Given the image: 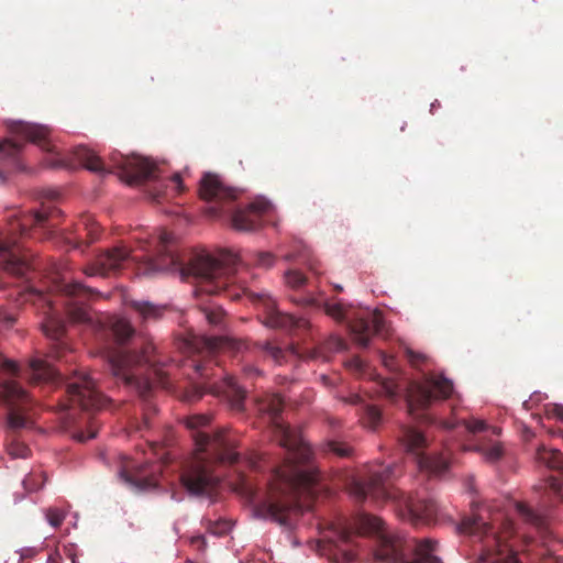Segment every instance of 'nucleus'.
<instances>
[{
  "label": "nucleus",
  "mask_w": 563,
  "mask_h": 563,
  "mask_svg": "<svg viewBox=\"0 0 563 563\" xmlns=\"http://www.w3.org/2000/svg\"><path fill=\"white\" fill-rule=\"evenodd\" d=\"M552 415L563 421V406L555 405Z\"/></svg>",
  "instance_id": "obj_52"
},
{
  "label": "nucleus",
  "mask_w": 563,
  "mask_h": 563,
  "mask_svg": "<svg viewBox=\"0 0 563 563\" xmlns=\"http://www.w3.org/2000/svg\"><path fill=\"white\" fill-rule=\"evenodd\" d=\"M243 462L253 471H261L264 467L265 457L257 452L243 456Z\"/></svg>",
  "instance_id": "obj_40"
},
{
  "label": "nucleus",
  "mask_w": 563,
  "mask_h": 563,
  "mask_svg": "<svg viewBox=\"0 0 563 563\" xmlns=\"http://www.w3.org/2000/svg\"><path fill=\"white\" fill-rule=\"evenodd\" d=\"M351 534L347 531H341L335 540H329V555L334 563H351L356 554L350 547Z\"/></svg>",
  "instance_id": "obj_23"
},
{
  "label": "nucleus",
  "mask_w": 563,
  "mask_h": 563,
  "mask_svg": "<svg viewBox=\"0 0 563 563\" xmlns=\"http://www.w3.org/2000/svg\"><path fill=\"white\" fill-rule=\"evenodd\" d=\"M474 450L481 452L485 460L489 462H496L503 456V449L499 443H494L490 446L476 445Z\"/></svg>",
  "instance_id": "obj_31"
},
{
  "label": "nucleus",
  "mask_w": 563,
  "mask_h": 563,
  "mask_svg": "<svg viewBox=\"0 0 563 563\" xmlns=\"http://www.w3.org/2000/svg\"><path fill=\"white\" fill-rule=\"evenodd\" d=\"M433 108H437V104L431 103V111L433 110Z\"/></svg>",
  "instance_id": "obj_63"
},
{
  "label": "nucleus",
  "mask_w": 563,
  "mask_h": 563,
  "mask_svg": "<svg viewBox=\"0 0 563 563\" xmlns=\"http://www.w3.org/2000/svg\"><path fill=\"white\" fill-rule=\"evenodd\" d=\"M457 424H463L465 427V429L471 432V433H478V432H483V431H487V430H492V432L496 435H498L500 433V429L497 428V427H488L483 420H476V419H473V420H461V421H457V422H444V427L446 429H453L455 428Z\"/></svg>",
  "instance_id": "obj_26"
},
{
  "label": "nucleus",
  "mask_w": 563,
  "mask_h": 563,
  "mask_svg": "<svg viewBox=\"0 0 563 563\" xmlns=\"http://www.w3.org/2000/svg\"><path fill=\"white\" fill-rule=\"evenodd\" d=\"M157 448H158V444L157 443H151V449L153 450L154 454H157Z\"/></svg>",
  "instance_id": "obj_59"
},
{
  "label": "nucleus",
  "mask_w": 563,
  "mask_h": 563,
  "mask_svg": "<svg viewBox=\"0 0 563 563\" xmlns=\"http://www.w3.org/2000/svg\"><path fill=\"white\" fill-rule=\"evenodd\" d=\"M0 369H3L4 372L10 374H16L19 366L16 363L3 357V355L0 354Z\"/></svg>",
  "instance_id": "obj_44"
},
{
  "label": "nucleus",
  "mask_w": 563,
  "mask_h": 563,
  "mask_svg": "<svg viewBox=\"0 0 563 563\" xmlns=\"http://www.w3.org/2000/svg\"><path fill=\"white\" fill-rule=\"evenodd\" d=\"M13 321V318L9 316L2 308H0V324L3 323L5 325H11Z\"/></svg>",
  "instance_id": "obj_49"
},
{
  "label": "nucleus",
  "mask_w": 563,
  "mask_h": 563,
  "mask_svg": "<svg viewBox=\"0 0 563 563\" xmlns=\"http://www.w3.org/2000/svg\"><path fill=\"white\" fill-rule=\"evenodd\" d=\"M327 448H328L329 452H332L336 456H340V457H347L352 453L351 446H349L347 444H345L343 442L336 441V440L329 441L327 443Z\"/></svg>",
  "instance_id": "obj_37"
},
{
  "label": "nucleus",
  "mask_w": 563,
  "mask_h": 563,
  "mask_svg": "<svg viewBox=\"0 0 563 563\" xmlns=\"http://www.w3.org/2000/svg\"><path fill=\"white\" fill-rule=\"evenodd\" d=\"M504 563H521L517 555L516 554H510L508 555L505 560H504Z\"/></svg>",
  "instance_id": "obj_55"
},
{
  "label": "nucleus",
  "mask_w": 563,
  "mask_h": 563,
  "mask_svg": "<svg viewBox=\"0 0 563 563\" xmlns=\"http://www.w3.org/2000/svg\"><path fill=\"white\" fill-rule=\"evenodd\" d=\"M202 311L207 321L212 325H219L224 318V311L220 307H205Z\"/></svg>",
  "instance_id": "obj_39"
},
{
  "label": "nucleus",
  "mask_w": 563,
  "mask_h": 563,
  "mask_svg": "<svg viewBox=\"0 0 563 563\" xmlns=\"http://www.w3.org/2000/svg\"><path fill=\"white\" fill-rule=\"evenodd\" d=\"M401 466L394 463L384 470L371 471L365 479H354L350 493L357 501L371 498L376 504L395 503L407 511L415 523H431L438 519L439 507L433 499L416 498L394 486V481L400 476Z\"/></svg>",
  "instance_id": "obj_5"
},
{
  "label": "nucleus",
  "mask_w": 563,
  "mask_h": 563,
  "mask_svg": "<svg viewBox=\"0 0 563 563\" xmlns=\"http://www.w3.org/2000/svg\"><path fill=\"white\" fill-rule=\"evenodd\" d=\"M251 261L257 267L269 268L273 266L275 257L269 252H254Z\"/></svg>",
  "instance_id": "obj_35"
},
{
  "label": "nucleus",
  "mask_w": 563,
  "mask_h": 563,
  "mask_svg": "<svg viewBox=\"0 0 563 563\" xmlns=\"http://www.w3.org/2000/svg\"><path fill=\"white\" fill-rule=\"evenodd\" d=\"M538 555L540 556V563H563L562 556L553 555L545 550H542Z\"/></svg>",
  "instance_id": "obj_45"
},
{
  "label": "nucleus",
  "mask_w": 563,
  "mask_h": 563,
  "mask_svg": "<svg viewBox=\"0 0 563 563\" xmlns=\"http://www.w3.org/2000/svg\"><path fill=\"white\" fill-rule=\"evenodd\" d=\"M8 453L13 457L25 459L30 454V449L16 440H12L7 446Z\"/></svg>",
  "instance_id": "obj_38"
},
{
  "label": "nucleus",
  "mask_w": 563,
  "mask_h": 563,
  "mask_svg": "<svg viewBox=\"0 0 563 563\" xmlns=\"http://www.w3.org/2000/svg\"><path fill=\"white\" fill-rule=\"evenodd\" d=\"M2 393L5 402L9 406L8 427L12 431H18L31 426V419L26 411L31 407L32 400L26 391L14 380H7L2 385Z\"/></svg>",
  "instance_id": "obj_16"
},
{
  "label": "nucleus",
  "mask_w": 563,
  "mask_h": 563,
  "mask_svg": "<svg viewBox=\"0 0 563 563\" xmlns=\"http://www.w3.org/2000/svg\"><path fill=\"white\" fill-rule=\"evenodd\" d=\"M66 514L58 508H49L46 511V519L53 528H59L65 520Z\"/></svg>",
  "instance_id": "obj_41"
},
{
  "label": "nucleus",
  "mask_w": 563,
  "mask_h": 563,
  "mask_svg": "<svg viewBox=\"0 0 563 563\" xmlns=\"http://www.w3.org/2000/svg\"><path fill=\"white\" fill-rule=\"evenodd\" d=\"M130 251L124 246H115L103 253H100L92 264L85 268V274L89 276H108L118 272L129 260Z\"/></svg>",
  "instance_id": "obj_19"
},
{
  "label": "nucleus",
  "mask_w": 563,
  "mask_h": 563,
  "mask_svg": "<svg viewBox=\"0 0 563 563\" xmlns=\"http://www.w3.org/2000/svg\"><path fill=\"white\" fill-rule=\"evenodd\" d=\"M382 388L388 398L393 399L397 396V385L393 379H383Z\"/></svg>",
  "instance_id": "obj_43"
},
{
  "label": "nucleus",
  "mask_w": 563,
  "mask_h": 563,
  "mask_svg": "<svg viewBox=\"0 0 563 563\" xmlns=\"http://www.w3.org/2000/svg\"><path fill=\"white\" fill-rule=\"evenodd\" d=\"M453 393V383L443 375L428 374L421 382L412 383L409 389L407 406L415 415L427 409L433 401L448 399Z\"/></svg>",
  "instance_id": "obj_13"
},
{
  "label": "nucleus",
  "mask_w": 563,
  "mask_h": 563,
  "mask_svg": "<svg viewBox=\"0 0 563 563\" xmlns=\"http://www.w3.org/2000/svg\"><path fill=\"white\" fill-rule=\"evenodd\" d=\"M136 482L142 487H153L157 485V477L153 473L151 475H146L140 471L136 475Z\"/></svg>",
  "instance_id": "obj_42"
},
{
  "label": "nucleus",
  "mask_w": 563,
  "mask_h": 563,
  "mask_svg": "<svg viewBox=\"0 0 563 563\" xmlns=\"http://www.w3.org/2000/svg\"><path fill=\"white\" fill-rule=\"evenodd\" d=\"M206 393H211L216 396H223L234 410L241 411L244 409L246 393L236 383L233 376H225L220 383L194 385L188 391V400L196 401Z\"/></svg>",
  "instance_id": "obj_17"
},
{
  "label": "nucleus",
  "mask_w": 563,
  "mask_h": 563,
  "mask_svg": "<svg viewBox=\"0 0 563 563\" xmlns=\"http://www.w3.org/2000/svg\"><path fill=\"white\" fill-rule=\"evenodd\" d=\"M231 522L224 519H219L216 521H208V531L214 536H223L227 534L231 530Z\"/></svg>",
  "instance_id": "obj_36"
},
{
  "label": "nucleus",
  "mask_w": 563,
  "mask_h": 563,
  "mask_svg": "<svg viewBox=\"0 0 563 563\" xmlns=\"http://www.w3.org/2000/svg\"><path fill=\"white\" fill-rule=\"evenodd\" d=\"M8 130L16 140L5 139L0 141V183L7 174L24 168L21 153L22 140L38 145L43 151L53 154L54 146L51 143V130L46 125L29 123L24 121L8 122Z\"/></svg>",
  "instance_id": "obj_10"
},
{
  "label": "nucleus",
  "mask_w": 563,
  "mask_h": 563,
  "mask_svg": "<svg viewBox=\"0 0 563 563\" xmlns=\"http://www.w3.org/2000/svg\"><path fill=\"white\" fill-rule=\"evenodd\" d=\"M57 197L58 192L55 190L45 191V201L41 209L30 213L15 212L10 218L7 230L0 231V267L4 273L18 278H29L34 265L23 252L24 246L20 240L51 238L57 227L56 219L60 216V210L52 205Z\"/></svg>",
  "instance_id": "obj_4"
},
{
  "label": "nucleus",
  "mask_w": 563,
  "mask_h": 563,
  "mask_svg": "<svg viewBox=\"0 0 563 563\" xmlns=\"http://www.w3.org/2000/svg\"><path fill=\"white\" fill-rule=\"evenodd\" d=\"M516 510L521 520L541 532H545L550 525V510L548 508L534 509L525 503H517Z\"/></svg>",
  "instance_id": "obj_22"
},
{
  "label": "nucleus",
  "mask_w": 563,
  "mask_h": 563,
  "mask_svg": "<svg viewBox=\"0 0 563 563\" xmlns=\"http://www.w3.org/2000/svg\"><path fill=\"white\" fill-rule=\"evenodd\" d=\"M433 108H437V104L431 103V111L433 110Z\"/></svg>",
  "instance_id": "obj_62"
},
{
  "label": "nucleus",
  "mask_w": 563,
  "mask_h": 563,
  "mask_svg": "<svg viewBox=\"0 0 563 563\" xmlns=\"http://www.w3.org/2000/svg\"><path fill=\"white\" fill-rule=\"evenodd\" d=\"M65 241L67 244H69L71 247H78L81 243V235H76L74 238L71 236H66L65 238Z\"/></svg>",
  "instance_id": "obj_50"
},
{
  "label": "nucleus",
  "mask_w": 563,
  "mask_h": 563,
  "mask_svg": "<svg viewBox=\"0 0 563 563\" xmlns=\"http://www.w3.org/2000/svg\"><path fill=\"white\" fill-rule=\"evenodd\" d=\"M44 165L48 168H59V167H63L65 166V163L63 159L60 158H56V157H47L45 158L44 161Z\"/></svg>",
  "instance_id": "obj_46"
},
{
  "label": "nucleus",
  "mask_w": 563,
  "mask_h": 563,
  "mask_svg": "<svg viewBox=\"0 0 563 563\" xmlns=\"http://www.w3.org/2000/svg\"><path fill=\"white\" fill-rule=\"evenodd\" d=\"M324 312L336 321H346L353 340L366 347L375 334H382L385 328L383 314L379 311L356 313L342 302H324Z\"/></svg>",
  "instance_id": "obj_11"
},
{
  "label": "nucleus",
  "mask_w": 563,
  "mask_h": 563,
  "mask_svg": "<svg viewBox=\"0 0 563 563\" xmlns=\"http://www.w3.org/2000/svg\"><path fill=\"white\" fill-rule=\"evenodd\" d=\"M64 291L69 297H77L78 300L67 303V310L70 319L76 322H88L91 320L87 306L81 300L87 297L88 289L80 283H71L64 285Z\"/></svg>",
  "instance_id": "obj_20"
},
{
  "label": "nucleus",
  "mask_w": 563,
  "mask_h": 563,
  "mask_svg": "<svg viewBox=\"0 0 563 563\" xmlns=\"http://www.w3.org/2000/svg\"><path fill=\"white\" fill-rule=\"evenodd\" d=\"M85 230H87V235L90 236V242L95 240V234H97V229L92 227L91 229L87 228V223H84Z\"/></svg>",
  "instance_id": "obj_54"
},
{
  "label": "nucleus",
  "mask_w": 563,
  "mask_h": 563,
  "mask_svg": "<svg viewBox=\"0 0 563 563\" xmlns=\"http://www.w3.org/2000/svg\"><path fill=\"white\" fill-rule=\"evenodd\" d=\"M84 419L87 420V431L79 429L74 432V438L79 442L93 439L98 432V424L89 415H87Z\"/></svg>",
  "instance_id": "obj_29"
},
{
  "label": "nucleus",
  "mask_w": 563,
  "mask_h": 563,
  "mask_svg": "<svg viewBox=\"0 0 563 563\" xmlns=\"http://www.w3.org/2000/svg\"><path fill=\"white\" fill-rule=\"evenodd\" d=\"M249 347L247 341L230 336H196L187 342L188 353L199 356V358H192L191 366L203 378L218 376V372H222L218 364L213 365L211 360H206L207 357L218 351L241 352Z\"/></svg>",
  "instance_id": "obj_12"
},
{
  "label": "nucleus",
  "mask_w": 563,
  "mask_h": 563,
  "mask_svg": "<svg viewBox=\"0 0 563 563\" xmlns=\"http://www.w3.org/2000/svg\"><path fill=\"white\" fill-rule=\"evenodd\" d=\"M243 373L246 377H253L255 375H261V371L253 365H245L243 367Z\"/></svg>",
  "instance_id": "obj_48"
},
{
  "label": "nucleus",
  "mask_w": 563,
  "mask_h": 563,
  "mask_svg": "<svg viewBox=\"0 0 563 563\" xmlns=\"http://www.w3.org/2000/svg\"><path fill=\"white\" fill-rule=\"evenodd\" d=\"M285 280L288 286L297 290L303 286L310 285L308 278L299 271H288L285 274Z\"/></svg>",
  "instance_id": "obj_32"
},
{
  "label": "nucleus",
  "mask_w": 563,
  "mask_h": 563,
  "mask_svg": "<svg viewBox=\"0 0 563 563\" xmlns=\"http://www.w3.org/2000/svg\"><path fill=\"white\" fill-rule=\"evenodd\" d=\"M355 529L360 534L375 537L373 563H441L434 555L437 541L424 539L416 542L388 532L378 517L361 514L355 521Z\"/></svg>",
  "instance_id": "obj_6"
},
{
  "label": "nucleus",
  "mask_w": 563,
  "mask_h": 563,
  "mask_svg": "<svg viewBox=\"0 0 563 563\" xmlns=\"http://www.w3.org/2000/svg\"><path fill=\"white\" fill-rule=\"evenodd\" d=\"M46 481L43 472H32L23 479V486L27 492H35L40 489Z\"/></svg>",
  "instance_id": "obj_30"
},
{
  "label": "nucleus",
  "mask_w": 563,
  "mask_h": 563,
  "mask_svg": "<svg viewBox=\"0 0 563 563\" xmlns=\"http://www.w3.org/2000/svg\"><path fill=\"white\" fill-rule=\"evenodd\" d=\"M129 306L135 311L137 317L143 321L157 320L163 316L164 306H157L150 301L132 300Z\"/></svg>",
  "instance_id": "obj_25"
},
{
  "label": "nucleus",
  "mask_w": 563,
  "mask_h": 563,
  "mask_svg": "<svg viewBox=\"0 0 563 563\" xmlns=\"http://www.w3.org/2000/svg\"><path fill=\"white\" fill-rule=\"evenodd\" d=\"M30 380L33 384L64 382L69 407H79L82 410L101 409L108 401L98 390L95 380L86 373L74 369L71 376H68L62 373L60 368H55L43 360L31 361Z\"/></svg>",
  "instance_id": "obj_9"
},
{
  "label": "nucleus",
  "mask_w": 563,
  "mask_h": 563,
  "mask_svg": "<svg viewBox=\"0 0 563 563\" xmlns=\"http://www.w3.org/2000/svg\"><path fill=\"white\" fill-rule=\"evenodd\" d=\"M398 441L407 453H411L420 470L434 475H441L449 467V459L444 455H427V440L424 435L412 427H402L400 429Z\"/></svg>",
  "instance_id": "obj_14"
},
{
  "label": "nucleus",
  "mask_w": 563,
  "mask_h": 563,
  "mask_svg": "<svg viewBox=\"0 0 563 563\" xmlns=\"http://www.w3.org/2000/svg\"><path fill=\"white\" fill-rule=\"evenodd\" d=\"M538 457L549 468L563 471V455L559 450H541L538 452Z\"/></svg>",
  "instance_id": "obj_27"
},
{
  "label": "nucleus",
  "mask_w": 563,
  "mask_h": 563,
  "mask_svg": "<svg viewBox=\"0 0 563 563\" xmlns=\"http://www.w3.org/2000/svg\"><path fill=\"white\" fill-rule=\"evenodd\" d=\"M291 301L296 305L303 306V307H321V302L317 296H314L312 292L307 294H294L290 297Z\"/></svg>",
  "instance_id": "obj_34"
},
{
  "label": "nucleus",
  "mask_w": 563,
  "mask_h": 563,
  "mask_svg": "<svg viewBox=\"0 0 563 563\" xmlns=\"http://www.w3.org/2000/svg\"><path fill=\"white\" fill-rule=\"evenodd\" d=\"M191 543H192V544H198V545H200V544H202V543H203V538H202V537H200V536L195 537V538H192V539H191Z\"/></svg>",
  "instance_id": "obj_56"
},
{
  "label": "nucleus",
  "mask_w": 563,
  "mask_h": 563,
  "mask_svg": "<svg viewBox=\"0 0 563 563\" xmlns=\"http://www.w3.org/2000/svg\"><path fill=\"white\" fill-rule=\"evenodd\" d=\"M144 420H145V423H147V420H148L147 413H145Z\"/></svg>",
  "instance_id": "obj_61"
},
{
  "label": "nucleus",
  "mask_w": 563,
  "mask_h": 563,
  "mask_svg": "<svg viewBox=\"0 0 563 563\" xmlns=\"http://www.w3.org/2000/svg\"><path fill=\"white\" fill-rule=\"evenodd\" d=\"M268 356H271L277 364H283L287 361V356L294 354V351H284L278 346L273 345L271 342L257 344Z\"/></svg>",
  "instance_id": "obj_28"
},
{
  "label": "nucleus",
  "mask_w": 563,
  "mask_h": 563,
  "mask_svg": "<svg viewBox=\"0 0 563 563\" xmlns=\"http://www.w3.org/2000/svg\"><path fill=\"white\" fill-rule=\"evenodd\" d=\"M256 406L258 413L267 417L286 454L283 464L273 468L271 485L276 496L264 503L262 510L266 517L286 526L290 514L301 510L300 496L314 495L320 475L310 463L311 448L282 419L284 400L279 395L267 394L256 400Z\"/></svg>",
  "instance_id": "obj_2"
},
{
  "label": "nucleus",
  "mask_w": 563,
  "mask_h": 563,
  "mask_svg": "<svg viewBox=\"0 0 563 563\" xmlns=\"http://www.w3.org/2000/svg\"><path fill=\"white\" fill-rule=\"evenodd\" d=\"M211 420L209 415H192L187 418L186 426L192 431L196 453L180 475L183 485L191 494H202L216 486L218 477L212 472L216 463H239L241 456L235 452V440L225 429L207 431Z\"/></svg>",
  "instance_id": "obj_3"
},
{
  "label": "nucleus",
  "mask_w": 563,
  "mask_h": 563,
  "mask_svg": "<svg viewBox=\"0 0 563 563\" xmlns=\"http://www.w3.org/2000/svg\"><path fill=\"white\" fill-rule=\"evenodd\" d=\"M238 263V256L229 252L219 257L209 253H198L192 255L188 263H184L174 249L170 234L163 232L159 235L156 256L147 257L141 269L145 275L162 272L178 275L184 280L192 278L197 287L196 292L217 295L224 291L233 300L243 295L253 303L264 307V323L267 327L287 331L309 328L307 319L279 311L266 291H256L246 286L244 275L247 272L239 271Z\"/></svg>",
  "instance_id": "obj_1"
},
{
  "label": "nucleus",
  "mask_w": 563,
  "mask_h": 563,
  "mask_svg": "<svg viewBox=\"0 0 563 563\" xmlns=\"http://www.w3.org/2000/svg\"><path fill=\"white\" fill-rule=\"evenodd\" d=\"M169 183H172L175 187V190L180 194L184 191V185H183V181H181V177L179 174H174L169 180Z\"/></svg>",
  "instance_id": "obj_47"
},
{
  "label": "nucleus",
  "mask_w": 563,
  "mask_h": 563,
  "mask_svg": "<svg viewBox=\"0 0 563 563\" xmlns=\"http://www.w3.org/2000/svg\"><path fill=\"white\" fill-rule=\"evenodd\" d=\"M407 357L408 360L412 363V364H417L418 362H420L423 356L419 353H415L413 351L411 350H407Z\"/></svg>",
  "instance_id": "obj_51"
},
{
  "label": "nucleus",
  "mask_w": 563,
  "mask_h": 563,
  "mask_svg": "<svg viewBox=\"0 0 563 563\" xmlns=\"http://www.w3.org/2000/svg\"><path fill=\"white\" fill-rule=\"evenodd\" d=\"M271 206L265 200H256L244 208H238L231 217L235 230L251 232L262 227V218L269 210Z\"/></svg>",
  "instance_id": "obj_18"
},
{
  "label": "nucleus",
  "mask_w": 563,
  "mask_h": 563,
  "mask_svg": "<svg viewBox=\"0 0 563 563\" xmlns=\"http://www.w3.org/2000/svg\"><path fill=\"white\" fill-rule=\"evenodd\" d=\"M382 357H383L384 365L386 367H388V368H393L394 357L393 356H387L386 354H383Z\"/></svg>",
  "instance_id": "obj_53"
},
{
  "label": "nucleus",
  "mask_w": 563,
  "mask_h": 563,
  "mask_svg": "<svg viewBox=\"0 0 563 563\" xmlns=\"http://www.w3.org/2000/svg\"><path fill=\"white\" fill-rule=\"evenodd\" d=\"M74 156L85 168L95 173H112V169L121 170L122 177L130 185H139L145 181H153L150 189L152 198L159 202L166 196V180L161 179V169L157 164L148 158L124 156L119 152L110 155V165L107 166L102 159L90 148L78 146Z\"/></svg>",
  "instance_id": "obj_8"
},
{
  "label": "nucleus",
  "mask_w": 563,
  "mask_h": 563,
  "mask_svg": "<svg viewBox=\"0 0 563 563\" xmlns=\"http://www.w3.org/2000/svg\"><path fill=\"white\" fill-rule=\"evenodd\" d=\"M460 531L462 533H468L474 536H485L489 534L495 537V532L490 523L486 522L482 516H470L465 517L460 527Z\"/></svg>",
  "instance_id": "obj_24"
},
{
  "label": "nucleus",
  "mask_w": 563,
  "mask_h": 563,
  "mask_svg": "<svg viewBox=\"0 0 563 563\" xmlns=\"http://www.w3.org/2000/svg\"><path fill=\"white\" fill-rule=\"evenodd\" d=\"M360 400H361V398H360V396H357V395H356V396H353V397L351 398V402H352V404H357Z\"/></svg>",
  "instance_id": "obj_58"
},
{
  "label": "nucleus",
  "mask_w": 563,
  "mask_h": 563,
  "mask_svg": "<svg viewBox=\"0 0 563 563\" xmlns=\"http://www.w3.org/2000/svg\"><path fill=\"white\" fill-rule=\"evenodd\" d=\"M53 271L57 276L60 275V267L56 263L53 264Z\"/></svg>",
  "instance_id": "obj_57"
},
{
  "label": "nucleus",
  "mask_w": 563,
  "mask_h": 563,
  "mask_svg": "<svg viewBox=\"0 0 563 563\" xmlns=\"http://www.w3.org/2000/svg\"><path fill=\"white\" fill-rule=\"evenodd\" d=\"M43 331L47 338L54 341L51 356L59 360L65 355L66 343L63 341L65 335V323L62 319L51 316L43 322Z\"/></svg>",
  "instance_id": "obj_21"
},
{
  "label": "nucleus",
  "mask_w": 563,
  "mask_h": 563,
  "mask_svg": "<svg viewBox=\"0 0 563 563\" xmlns=\"http://www.w3.org/2000/svg\"><path fill=\"white\" fill-rule=\"evenodd\" d=\"M241 190L227 186L221 177L213 173H206L199 183V196L202 200L213 203L208 208L211 217H220L230 210L240 196Z\"/></svg>",
  "instance_id": "obj_15"
},
{
  "label": "nucleus",
  "mask_w": 563,
  "mask_h": 563,
  "mask_svg": "<svg viewBox=\"0 0 563 563\" xmlns=\"http://www.w3.org/2000/svg\"><path fill=\"white\" fill-rule=\"evenodd\" d=\"M112 332L120 345L108 353L113 376L121 379L125 386L135 389L140 397L147 399L152 391V383L148 378L142 377L137 371L143 364L155 365V345L153 342L144 340L140 352L124 347L123 344L134 333L133 327L124 319H118L113 322Z\"/></svg>",
  "instance_id": "obj_7"
},
{
  "label": "nucleus",
  "mask_w": 563,
  "mask_h": 563,
  "mask_svg": "<svg viewBox=\"0 0 563 563\" xmlns=\"http://www.w3.org/2000/svg\"><path fill=\"white\" fill-rule=\"evenodd\" d=\"M343 345V341L338 339V347H341Z\"/></svg>",
  "instance_id": "obj_60"
},
{
  "label": "nucleus",
  "mask_w": 563,
  "mask_h": 563,
  "mask_svg": "<svg viewBox=\"0 0 563 563\" xmlns=\"http://www.w3.org/2000/svg\"><path fill=\"white\" fill-rule=\"evenodd\" d=\"M363 419H364L366 427L374 430L380 423V420H382L380 410L376 406L367 405L364 409Z\"/></svg>",
  "instance_id": "obj_33"
}]
</instances>
